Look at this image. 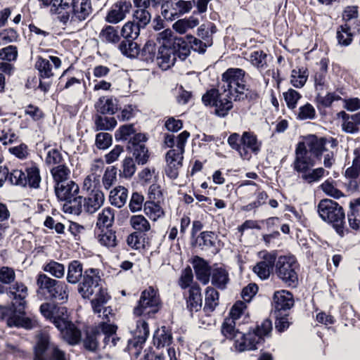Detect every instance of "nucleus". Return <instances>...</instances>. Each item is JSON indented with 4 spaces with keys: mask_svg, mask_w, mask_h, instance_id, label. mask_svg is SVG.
<instances>
[{
    "mask_svg": "<svg viewBox=\"0 0 360 360\" xmlns=\"http://www.w3.org/2000/svg\"><path fill=\"white\" fill-rule=\"evenodd\" d=\"M190 53L191 45L186 36L175 37L169 48L159 47L156 58L160 67L162 70H167L174 65L177 58L184 60Z\"/></svg>",
    "mask_w": 360,
    "mask_h": 360,
    "instance_id": "obj_5",
    "label": "nucleus"
},
{
    "mask_svg": "<svg viewBox=\"0 0 360 360\" xmlns=\"http://www.w3.org/2000/svg\"><path fill=\"white\" fill-rule=\"evenodd\" d=\"M71 21L85 20L92 13L91 0H72Z\"/></svg>",
    "mask_w": 360,
    "mask_h": 360,
    "instance_id": "obj_18",
    "label": "nucleus"
},
{
    "mask_svg": "<svg viewBox=\"0 0 360 360\" xmlns=\"http://www.w3.org/2000/svg\"><path fill=\"white\" fill-rule=\"evenodd\" d=\"M104 200L103 193L94 188L84 196H80L78 200H75L67 209H70V214L76 215L80 214L82 212L94 214L103 205Z\"/></svg>",
    "mask_w": 360,
    "mask_h": 360,
    "instance_id": "obj_9",
    "label": "nucleus"
},
{
    "mask_svg": "<svg viewBox=\"0 0 360 360\" xmlns=\"http://www.w3.org/2000/svg\"><path fill=\"white\" fill-rule=\"evenodd\" d=\"M245 72L240 68H229L221 75L222 86L211 89L202 97V103L207 106L215 108V114L225 117L233 108L232 99L235 95L243 91L245 87Z\"/></svg>",
    "mask_w": 360,
    "mask_h": 360,
    "instance_id": "obj_1",
    "label": "nucleus"
},
{
    "mask_svg": "<svg viewBox=\"0 0 360 360\" xmlns=\"http://www.w3.org/2000/svg\"><path fill=\"white\" fill-rule=\"evenodd\" d=\"M299 264L293 256H281L275 262V274L288 286L295 287L298 283Z\"/></svg>",
    "mask_w": 360,
    "mask_h": 360,
    "instance_id": "obj_10",
    "label": "nucleus"
},
{
    "mask_svg": "<svg viewBox=\"0 0 360 360\" xmlns=\"http://www.w3.org/2000/svg\"><path fill=\"white\" fill-rule=\"evenodd\" d=\"M141 29L134 22L129 21L122 26L120 34L123 39L136 40L140 34Z\"/></svg>",
    "mask_w": 360,
    "mask_h": 360,
    "instance_id": "obj_43",
    "label": "nucleus"
},
{
    "mask_svg": "<svg viewBox=\"0 0 360 360\" xmlns=\"http://www.w3.org/2000/svg\"><path fill=\"white\" fill-rule=\"evenodd\" d=\"M94 124L96 131L112 130L115 127L117 120L115 117L97 115L95 116Z\"/></svg>",
    "mask_w": 360,
    "mask_h": 360,
    "instance_id": "obj_45",
    "label": "nucleus"
},
{
    "mask_svg": "<svg viewBox=\"0 0 360 360\" xmlns=\"http://www.w3.org/2000/svg\"><path fill=\"white\" fill-rule=\"evenodd\" d=\"M42 269L56 278H62L65 275L64 265L53 260L44 265Z\"/></svg>",
    "mask_w": 360,
    "mask_h": 360,
    "instance_id": "obj_49",
    "label": "nucleus"
},
{
    "mask_svg": "<svg viewBox=\"0 0 360 360\" xmlns=\"http://www.w3.org/2000/svg\"><path fill=\"white\" fill-rule=\"evenodd\" d=\"M51 173L56 183L55 186H58L68 181L70 170L67 166L62 164L52 168Z\"/></svg>",
    "mask_w": 360,
    "mask_h": 360,
    "instance_id": "obj_38",
    "label": "nucleus"
},
{
    "mask_svg": "<svg viewBox=\"0 0 360 360\" xmlns=\"http://www.w3.org/2000/svg\"><path fill=\"white\" fill-rule=\"evenodd\" d=\"M128 198V190L124 186H117L110 193L109 200L110 203L118 207H122Z\"/></svg>",
    "mask_w": 360,
    "mask_h": 360,
    "instance_id": "obj_30",
    "label": "nucleus"
},
{
    "mask_svg": "<svg viewBox=\"0 0 360 360\" xmlns=\"http://www.w3.org/2000/svg\"><path fill=\"white\" fill-rule=\"evenodd\" d=\"M98 334H101L99 328L92 329L86 332L85 338L82 342L83 346L86 350L95 352L97 349L99 340H101V337Z\"/></svg>",
    "mask_w": 360,
    "mask_h": 360,
    "instance_id": "obj_33",
    "label": "nucleus"
},
{
    "mask_svg": "<svg viewBox=\"0 0 360 360\" xmlns=\"http://www.w3.org/2000/svg\"><path fill=\"white\" fill-rule=\"evenodd\" d=\"M273 300L274 307L278 311L290 309L294 305L292 294L285 290L275 292Z\"/></svg>",
    "mask_w": 360,
    "mask_h": 360,
    "instance_id": "obj_22",
    "label": "nucleus"
},
{
    "mask_svg": "<svg viewBox=\"0 0 360 360\" xmlns=\"http://www.w3.org/2000/svg\"><path fill=\"white\" fill-rule=\"evenodd\" d=\"M133 339L129 340V345L134 347H141L149 335L148 324L143 319L136 321V328L132 331Z\"/></svg>",
    "mask_w": 360,
    "mask_h": 360,
    "instance_id": "obj_20",
    "label": "nucleus"
},
{
    "mask_svg": "<svg viewBox=\"0 0 360 360\" xmlns=\"http://www.w3.org/2000/svg\"><path fill=\"white\" fill-rule=\"evenodd\" d=\"M25 179L27 185L30 188H38L41 182L39 169L36 165L28 167L25 169Z\"/></svg>",
    "mask_w": 360,
    "mask_h": 360,
    "instance_id": "obj_42",
    "label": "nucleus"
},
{
    "mask_svg": "<svg viewBox=\"0 0 360 360\" xmlns=\"http://www.w3.org/2000/svg\"><path fill=\"white\" fill-rule=\"evenodd\" d=\"M52 64L56 68H58L61 65V60L56 56H49V60L39 58L36 62V68L40 73L42 78H49L53 75L52 72Z\"/></svg>",
    "mask_w": 360,
    "mask_h": 360,
    "instance_id": "obj_21",
    "label": "nucleus"
},
{
    "mask_svg": "<svg viewBox=\"0 0 360 360\" xmlns=\"http://www.w3.org/2000/svg\"><path fill=\"white\" fill-rule=\"evenodd\" d=\"M214 236V233L212 231H203L200 234L197 242L202 249L210 248L215 244Z\"/></svg>",
    "mask_w": 360,
    "mask_h": 360,
    "instance_id": "obj_58",
    "label": "nucleus"
},
{
    "mask_svg": "<svg viewBox=\"0 0 360 360\" xmlns=\"http://www.w3.org/2000/svg\"><path fill=\"white\" fill-rule=\"evenodd\" d=\"M262 260L258 262L254 267L253 271L262 280L267 279L275 266L276 259V252H262Z\"/></svg>",
    "mask_w": 360,
    "mask_h": 360,
    "instance_id": "obj_14",
    "label": "nucleus"
},
{
    "mask_svg": "<svg viewBox=\"0 0 360 360\" xmlns=\"http://www.w3.org/2000/svg\"><path fill=\"white\" fill-rule=\"evenodd\" d=\"M8 293L13 297V306L17 307L19 314H25V298L27 296V288L22 283H18L11 285L8 288Z\"/></svg>",
    "mask_w": 360,
    "mask_h": 360,
    "instance_id": "obj_16",
    "label": "nucleus"
},
{
    "mask_svg": "<svg viewBox=\"0 0 360 360\" xmlns=\"http://www.w3.org/2000/svg\"><path fill=\"white\" fill-rule=\"evenodd\" d=\"M316 117V110L312 105L306 103L300 107L297 118L300 120H313Z\"/></svg>",
    "mask_w": 360,
    "mask_h": 360,
    "instance_id": "obj_59",
    "label": "nucleus"
},
{
    "mask_svg": "<svg viewBox=\"0 0 360 360\" xmlns=\"http://www.w3.org/2000/svg\"><path fill=\"white\" fill-rule=\"evenodd\" d=\"M146 140L145 134L138 133L128 142L127 150L139 165H145L150 157L148 149L145 145Z\"/></svg>",
    "mask_w": 360,
    "mask_h": 360,
    "instance_id": "obj_12",
    "label": "nucleus"
},
{
    "mask_svg": "<svg viewBox=\"0 0 360 360\" xmlns=\"http://www.w3.org/2000/svg\"><path fill=\"white\" fill-rule=\"evenodd\" d=\"M186 303L187 308L191 313L200 310L202 304V298L200 288L198 285H193L189 289Z\"/></svg>",
    "mask_w": 360,
    "mask_h": 360,
    "instance_id": "obj_25",
    "label": "nucleus"
},
{
    "mask_svg": "<svg viewBox=\"0 0 360 360\" xmlns=\"http://www.w3.org/2000/svg\"><path fill=\"white\" fill-rule=\"evenodd\" d=\"M210 279L212 284L219 290L226 289L230 281L228 271L223 267L214 268Z\"/></svg>",
    "mask_w": 360,
    "mask_h": 360,
    "instance_id": "obj_27",
    "label": "nucleus"
},
{
    "mask_svg": "<svg viewBox=\"0 0 360 360\" xmlns=\"http://www.w3.org/2000/svg\"><path fill=\"white\" fill-rule=\"evenodd\" d=\"M172 341V333L167 327L162 326L155 330L153 335V344L157 348L169 346Z\"/></svg>",
    "mask_w": 360,
    "mask_h": 360,
    "instance_id": "obj_32",
    "label": "nucleus"
},
{
    "mask_svg": "<svg viewBox=\"0 0 360 360\" xmlns=\"http://www.w3.org/2000/svg\"><path fill=\"white\" fill-rule=\"evenodd\" d=\"M101 334H98L102 340L103 348H112L117 346L121 339L117 336L116 331L117 327L115 325L101 322L98 325Z\"/></svg>",
    "mask_w": 360,
    "mask_h": 360,
    "instance_id": "obj_15",
    "label": "nucleus"
},
{
    "mask_svg": "<svg viewBox=\"0 0 360 360\" xmlns=\"http://www.w3.org/2000/svg\"><path fill=\"white\" fill-rule=\"evenodd\" d=\"M349 208L347 213L349 226L354 230H360V198L351 202Z\"/></svg>",
    "mask_w": 360,
    "mask_h": 360,
    "instance_id": "obj_31",
    "label": "nucleus"
},
{
    "mask_svg": "<svg viewBox=\"0 0 360 360\" xmlns=\"http://www.w3.org/2000/svg\"><path fill=\"white\" fill-rule=\"evenodd\" d=\"M131 8L130 2L120 1L115 4L105 16V21L111 24H117L123 20Z\"/></svg>",
    "mask_w": 360,
    "mask_h": 360,
    "instance_id": "obj_17",
    "label": "nucleus"
},
{
    "mask_svg": "<svg viewBox=\"0 0 360 360\" xmlns=\"http://www.w3.org/2000/svg\"><path fill=\"white\" fill-rule=\"evenodd\" d=\"M119 50L121 53L129 57L135 58L140 53V49L138 44L135 40H130L129 39H123L118 46Z\"/></svg>",
    "mask_w": 360,
    "mask_h": 360,
    "instance_id": "obj_35",
    "label": "nucleus"
},
{
    "mask_svg": "<svg viewBox=\"0 0 360 360\" xmlns=\"http://www.w3.org/2000/svg\"><path fill=\"white\" fill-rule=\"evenodd\" d=\"M336 37L340 45L344 46H349L352 43L353 38L350 27L347 24L340 25L338 28Z\"/></svg>",
    "mask_w": 360,
    "mask_h": 360,
    "instance_id": "obj_44",
    "label": "nucleus"
},
{
    "mask_svg": "<svg viewBox=\"0 0 360 360\" xmlns=\"http://www.w3.org/2000/svg\"><path fill=\"white\" fill-rule=\"evenodd\" d=\"M98 112L114 115L118 110V101L112 96H102L95 104Z\"/></svg>",
    "mask_w": 360,
    "mask_h": 360,
    "instance_id": "obj_23",
    "label": "nucleus"
},
{
    "mask_svg": "<svg viewBox=\"0 0 360 360\" xmlns=\"http://www.w3.org/2000/svg\"><path fill=\"white\" fill-rule=\"evenodd\" d=\"M114 220L115 210L111 207H105L98 214L96 226L99 229H108L112 226Z\"/></svg>",
    "mask_w": 360,
    "mask_h": 360,
    "instance_id": "obj_37",
    "label": "nucleus"
},
{
    "mask_svg": "<svg viewBox=\"0 0 360 360\" xmlns=\"http://www.w3.org/2000/svg\"><path fill=\"white\" fill-rule=\"evenodd\" d=\"M101 279L97 269H88L84 271L82 280L78 283L77 291L84 299H89L95 294L96 297L91 302L94 313H100L101 306L105 304L110 297L101 284Z\"/></svg>",
    "mask_w": 360,
    "mask_h": 360,
    "instance_id": "obj_3",
    "label": "nucleus"
},
{
    "mask_svg": "<svg viewBox=\"0 0 360 360\" xmlns=\"http://www.w3.org/2000/svg\"><path fill=\"white\" fill-rule=\"evenodd\" d=\"M295 153L292 167L295 172L301 174V179L310 184L319 181L325 175L326 170L323 167L313 169L315 161L304 142L297 143Z\"/></svg>",
    "mask_w": 360,
    "mask_h": 360,
    "instance_id": "obj_4",
    "label": "nucleus"
},
{
    "mask_svg": "<svg viewBox=\"0 0 360 360\" xmlns=\"http://www.w3.org/2000/svg\"><path fill=\"white\" fill-rule=\"evenodd\" d=\"M160 307V301L157 290L150 286L141 292L138 305L134 314L138 316L151 317Z\"/></svg>",
    "mask_w": 360,
    "mask_h": 360,
    "instance_id": "obj_11",
    "label": "nucleus"
},
{
    "mask_svg": "<svg viewBox=\"0 0 360 360\" xmlns=\"http://www.w3.org/2000/svg\"><path fill=\"white\" fill-rule=\"evenodd\" d=\"M287 106L290 109H295L297 106V101L302 98L299 92L295 89H290L288 91L283 94Z\"/></svg>",
    "mask_w": 360,
    "mask_h": 360,
    "instance_id": "obj_56",
    "label": "nucleus"
},
{
    "mask_svg": "<svg viewBox=\"0 0 360 360\" xmlns=\"http://www.w3.org/2000/svg\"><path fill=\"white\" fill-rule=\"evenodd\" d=\"M33 360H68V356L58 345L51 342L47 333H41L37 335L33 347Z\"/></svg>",
    "mask_w": 360,
    "mask_h": 360,
    "instance_id": "obj_7",
    "label": "nucleus"
},
{
    "mask_svg": "<svg viewBox=\"0 0 360 360\" xmlns=\"http://www.w3.org/2000/svg\"><path fill=\"white\" fill-rule=\"evenodd\" d=\"M219 294L217 290L212 287H207L205 290V304L204 309L212 311L214 310L219 303Z\"/></svg>",
    "mask_w": 360,
    "mask_h": 360,
    "instance_id": "obj_47",
    "label": "nucleus"
},
{
    "mask_svg": "<svg viewBox=\"0 0 360 360\" xmlns=\"http://www.w3.org/2000/svg\"><path fill=\"white\" fill-rule=\"evenodd\" d=\"M229 146L236 150L240 156L243 159H248L250 158V153H246L242 146V136H240L238 133L231 134L227 140Z\"/></svg>",
    "mask_w": 360,
    "mask_h": 360,
    "instance_id": "obj_46",
    "label": "nucleus"
},
{
    "mask_svg": "<svg viewBox=\"0 0 360 360\" xmlns=\"http://www.w3.org/2000/svg\"><path fill=\"white\" fill-rule=\"evenodd\" d=\"M65 341L68 344L74 345L78 344L81 340V331L71 321L65 323V327L58 328Z\"/></svg>",
    "mask_w": 360,
    "mask_h": 360,
    "instance_id": "obj_24",
    "label": "nucleus"
},
{
    "mask_svg": "<svg viewBox=\"0 0 360 360\" xmlns=\"http://www.w3.org/2000/svg\"><path fill=\"white\" fill-rule=\"evenodd\" d=\"M8 180L12 184L25 186L27 181L25 179V173L20 169L13 170L8 176Z\"/></svg>",
    "mask_w": 360,
    "mask_h": 360,
    "instance_id": "obj_61",
    "label": "nucleus"
},
{
    "mask_svg": "<svg viewBox=\"0 0 360 360\" xmlns=\"http://www.w3.org/2000/svg\"><path fill=\"white\" fill-rule=\"evenodd\" d=\"M84 275L83 266L77 260L72 261L68 267L67 281L71 284L78 283Z\"/></svg>",
    "mask_w": 360,
    "mask_h": 360,
    "instance_id": "obj_29",
    "label": "nucleus"
},
{
    "mask_svg": "<svg viewBox=\"0 0 360 360\" xmlns=\"http://www.w3.org/2000/svg\"><path fill=\"white\" fill-rule=\"evenodd\" d=\"M151 14L146 7H137L133 13V20L141 28H145L150 22Z\"/></svg>",
    "mask_w": 360,
    "mask_h": 360,
    "instance_id": "obj_41",
    "label": "nucleus"
},
{
    "mask_svg": "<svg viewBox=\"0 0 360 360\" xmlns=\"http://www.w3.org/2000/svg\"><path fill=\"white\" fill-rule=\"evenodd\" d=\"M318 212L323 221L333 224L339 235H344L345 214L337 202L330 199L321 200L318 205Z\"/></svg>",
    "mask_w": 360,
    "mask_h": 360,
    "instance_id": "obj_8",
    "label": "nucleus"
},
{
    "mask_svg": "<svg viewBox=\"0 0 360 360\" xmlns=\"http://www.w3.org/2000/svg\"><path fill=\"white\" fill-rule=\"evenodd\" d=\"M19 141V136L11 129L0 131V141L4 145L11 144Z\"/></svg>",
    "mask_w": 360,
    "mask_h": 360,
    "instance_id": "obj_62",
    "label": "nucleus"
},
{
    "mask_svg": "<svg viewBox=\"0 0 360 360\" xmlns=\"http://www.w3.org/2000/svg\"><path fill=\"white\" fill-rule=\"evenodd\" d=\"M53 317L51 321L57 328L65 327V323L69 321L67 308L54 305Z\"/></svg>",
    "mask_w": 360,
    "mask_h": 360,
    "instance_id": "obj_39",
    "label": "nucleus"
},
{
    "mask_svg": "<svg viewBox=\"0 0 360 360\" xmlns=\"http://www.w3.org/2000/svg\"><path fill=\"white\" fill-rule=\"evenodd\" d=\"M79 192V186L73 181H69L65 184H58L55 186V193L59 200L65 201L63 206V210L66 213L70 214V209H66L70 205V203L75 200H78L80 195H78Z\"/></svg>",
    "mask_w": 360,
    "mask_h": 360,
    "instance_id": "obj_13",
    "label": "nucleus"
},
{
    "mask_svg": "<svg viewBox=\"0 0 360 360\" xmlns=\"http://www.w3.org/2000/svg\"><path fill=\"white\" fill-rule=\"evenodd\" d=\"M15 279V273L13 268L1 266L0 268V283L4 285H11Z\"/></svg>",
    "mask_w": 360,
    "mask_h": 360,
    "instance_id": "obj_55",
    "label": "nucleus"
},
{
    "mask_svg": "<svg viewBox=\"0 0 360 360\" xmlns=\"http://www.w3.org/2000/svg\"><path fill=\"white\" fill-rule=\"evenodd\" d=\"M144 212L150 219L155 221L164 214L162 208L153 201H146L144 203Z\"/></svg>",
    "mask_w": 360,
    "mask_h": 360,
    "instance_id": "obj_48",
    "label": "nucleus"
},
{
    "mask_svg": "<svg viewBox=\"0 0 360 360\" xmlns=\"http://www.w3.org/2000/svg\"><path fill=\"white\" fill-rule=\"evenodd\" d=\"M266 57L263 51H255L250 55V61L257 69H264L267 66Z\"/></svg>",
    "mask_w": 360,
    "mask_h": 360,
    "instance_id": "obj_51",
    "label": "nucleus"
},
{
    "mask_svg": "<svg viewBox=\"0 0 360 360\" xmlns=\"http://www.w3.org/2000/svg\"><path fill=\"white\" fill-rule=\"evenodd\" d=\"M98 240L101 245L107 248H114L117 245L115 233L111 230H107L105 233L98 234Z\"/></svg>",
    "mask_w": 360,
    "mask_h": 360,
    "instance_id": "obj_53",
    "label": "nucleus"
},
{
    "mask_svg": "<svg viewBox=\"0 0 360 360\" xmlns=\"http://www.w3.org/2000/svg\"><path fill=\"white\" fill-rule=\"evenodd\" d=\"M174 0H163L161 5V15L168 21H173L179 17Z\"/></svg>",
    "mask_w": 360,
    "mask_h": 360,
    "instance_id": "obj_36",
    "label": "nucleus"
},
{
    "mask_svg": "<svg viewBox=\"0 0 360 360\" xmlns=\"http://www.w3.org/2000/svg\"><path fill=\"white\" fill-rule=\"evenodd\" d=\"M117 180V169L115 167L106 169L103 176V184L106 189L110 188Z\"/></svg>",
    "mask_w": 360,
    "mask_h": 360,
    "instance_id": "obj_63",
    "label": "nucleus"
},
{
    "mask_svg": "<svg viewBox=\"0 0 360 360\" xmlns=\"http://www.w3.org/2000/svg\"><path fill=\"white\" fill-rule=\"evenodd\" d=\"M155 45L153 41H148L141 51L143 60L153 61L155 57Z\"/></svg>",
    "mask_w": 360,
    "mask_h": 360,
    "instance_id": "obj_60",
    "label": "nucleus"
},
{
    "mask_svg": "<svg viewBox=\"0 0 360 360\" xmlns=\"http://www.w3.org/2000/svg\"><path fill=\"white\" fill-rule=\"evenodd\" d=\"M242 146L246 153L249 151L257 155L261 149L262 142L257 136L251 131H244L242 134Z\"/></svg>",
    "mask_w": 360,
    "mask_h": 360,
    "instance_id": "obj_26",
    "label": "nucleus"
},
{
    "mask_svg": "<svg viewBox=\"0 0 360 360\" xmlns=\"http://www.w3.org/2000/svg\"><path fill=\"white\" fill-rule=\"evenodd\" d=\"M327 139L326 138L321 137L318 138L316 136H313V138L308 143L307 150L309 152V154H313L315 157L319 158L326 149Z\"/></svg>",
    "mask_w": 360,
    "mask_h": 360,
    "instance_id": "obj_40",
    "label": "nucleus"
},
{
    "mask_svg": "<svg viewBox=\"0 0 360 360\" xmlns=\"http://www.w3.org/2000/svg\"><path fill=\"white\" fill-rule=\"evenodd\" d=\"M17 311V307L11 305V307L0 306V319H7V324L9 326H18L20 325V316Z\"/></svg>",
    "mask_w": 360,
    "mask_h": 360,
    "instance_id": "obj_28",
    "label": "nucleus"
},
{
    "mask_svg": "<svg viewBox=\"0 0 360 360\" xmlns=\"http://www.w3.org/2000/svg\"><path fill=\"white\" fill-rule=\"evenodd\" d=\"M172 32L169 30H165L162 32L158 33L156 37V40L160 44V47L169 48L173 42Z\"/></svg>",
    "mask_w": 360,
    "mask_h": 360,
    "instance_id": "obj_64",
    "label": "nucleus"
},
{
    "mask_svg": "<svg viewBox=\"0 0 360 360\" xmlns=\"http://www.w3.org/2000/svg\"><path fill=\"white\" fill-rule=\"evenodd\" d=\"M187 39H189L191 49L200 53H204L206 49L212 45V41L207 39L206 42H202L201 40L193 37L192 35H186Z\"/></svg>",
    "mask_w": 360,
    "mask_h": 360,
    "instance_id": "obj_54",
    "label": "nucleus"
},
{
    "mask_svg": "<svg viewBox=\"0 0 360 360\" xmlns=\"http://www.w3.org/2000/svg\"><path fill=\"white\" fill-rule=\"evenodd\" d=\"M136 167L131 158H126L122 161V176L126 179L131 178L135 173Z\"/></svg>",
    "mask_w": 360,
    "mask_h": 360,
    "instance_id": "obj_57",
    "label": "nucleus"
},
{
    "mask_svg": "<svg viewBox=\"0 0 360 360\" xmlns=\"http://www.w3.org/2000/svg\"><path fill=\"white\" fill-rule=\"evenodd\" d=\"M37 293L46 300L59 302L61 304L68 302L69 298L68 285L63 281L53 279L46 274L40 273L36 279Z\"/></svg>",
    "mask_w": 360,
    "mask_h": 360,
    "instance_id": "obj_6",
    "label": "nucleus"
},
{
    "mask_svg": "<svg viewBox=\"0 0 360 360\" xmlns=\"http://www.w3.org/2000/svg\"><path fill=\"white\" fill-rule=\"evenodd\" d=\"M100 39L105 43L115 44L120 40L118 27L111 25H105L99 34Z\"/></svg>",
    "mask_w": 360,
    "mask_h": 360,
    "instance_id": "obj_34",
    "label": "nucleus"
},
{
    "mask_svg": "<svg viewBox=\"0 0 360 360\" xmlns=\"http://www.w3.org/2000/svg\"><path fill=\"white\" fill-rule=\"evenodd\" d=\"M236 324L233 319L226 318L221 326V333L226 338L234 340L235 347L239 352L257 349L272 330V323L268 319L246 334L236 329Z\"/></svg>",
    "mask_w": 360,
    "mask_h": 360,
    "instance_id": "obj_2",
    "label": "nucleus"
},
{
    "mask_svg": "<svg viewBox=\"0 0 360 360\" xmlns=\"http://www.w3.org/2000/svg\"><path fill=\"white\" fill-rule=\"evenodd\" d=\"M308 74L304 68L294 69L291 73V84L296 88L302 87L307 79Z\"/></svg>",
    "mask_w": 360,
    "mask_h": 360,
    "instance_id": "obj_50",
    "label": "nucleus"
},
{
    "mask_svg": "<svg viewBox=\"0 0 360 360\" xmlns=\"http://www.w3.org/2000/svg\"><path fill=\"white\" fill-rule=\"evenodd\" d=\"M130 224L132 227L137 230V232L141 233L148 231L150 228V224L148 220L142 215H134L130 219Z\"/></svg>",
    "mask_w": 360,
    "mask_h": 360,
    "instance_id": "obj_52",
    "label": "nucleus"
},
{
    "mask_svg": "<svg viewBox=\"0 0 360 360\" xmlns=\"http://www.w3.org/2000/svg\"><path fill=\"white\" fill-rule=\"evenodd\" d=\"M193 267L196 278L203 285H206L210 280L212 274L211 267L204 259L195 256L193 259Z\"/></svg>",
    "mask_w": 360,
    "mask_h": 360,
    "instance_id": "obj_19",
    "label": "nucleus"
}]
</instances>
